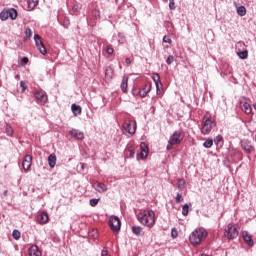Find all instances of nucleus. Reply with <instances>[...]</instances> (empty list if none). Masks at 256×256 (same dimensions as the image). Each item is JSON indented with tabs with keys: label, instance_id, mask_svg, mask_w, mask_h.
<instances>
[{
	"label": "nucleus",
	"instance_id": "f257e3e1",
	"mask_svg": "<svg viewBox=\"0 0 256 256\" xmlns=\"http://www.w3.org/2000/svg\"><path fill=\"white\" fill-rule=\"evenodd\" d=\"M207 237V230L203 227L196 228L189 236V241L193 247H199L203 239Z\"/></svg>",
	"mask_w": 256,
	"mask_h": 256
},
{
	"label": "nucleus",
	"instance_id": "f03ea898",
	"mask_svg": "<svg viewBox=\"0 0 256 256\" xmlns=\"http://www.w3.org/2000/svg\"><path fill=\"white\" fill-rule=\"evenodd\" d=\"M138 221L151 229L155 225V212L153 210H144L143 213L138 215Z\"/></svg>",
	"mask_w": 256,
	"mask_h": 256
},
{
	"label": "nucleus",
	"instance_id": "7ed1b4c3",
	"mask_svg": "<svg viewBox=\"0 0 256 256\" xmlns=\"http://www.w3.org/2000/svg\"><path fill=\"white\" fill-rule=\"evenodd\" d=\"M215 125V122L213 121V119H211L209 115H204L201 129L202 135H209Z\"/></svg>",
	"mask_w": 256,
	"mask_h": 256
},
{
	"label": "nucleus",
	"instance_id": "20e7f679",
	"mask_svg": "<svg viewBox=\"0 0 256 256\" xmlns=\"http://www.w3.org/2000/svg\"><path fill=\"white\" fill-rule=\"evenodd\" d=\"M224 237L228 239V241L237 239V237H239V230L237 229V226L233 223H229L224 229Z\"/></svg>",
	"mask_w": 256,
	"mask_h": 256
},
{
	"label": "nucleus",
	"instance_id": "39448f33",
	"mask_svg": "<svg viewBox=\"0 0 256 256\" xmlns=\"http://www.w3.org/2000/svg\"><path fill=\"white\" fill-rule=\"evenodd\" d=\"M185 139V133L182 130L175 131L169 138V145H179Z\"/></svg>",
	"mask_w": 256,
	"mask_h": 256
},
{
	"label": "nucleus",
	"instance_id": "423d86ee",
	"mask_svg": "<svg viewBox=\"0 0 256 256\" xmlns=\"http://www.w3.org/2000/svg\"><path fill=\"white\" fill-rule=\"evenodd\" d=\"M123 129L126 133H129V135H135V132L137 131V122L133 120H126L123 123Z\"/></svg>",
	"mask_w": 256,
	"mask_h": 256
},
{
	"label": "nucleus",
	"instance_id": "0eeeda50",
	"mask_svg": "<svg viewBox=\"0 0 256 256\" xmlns=\"http://www.w3.org/2000/svg\"><path fill=\"white\" fill-rule=\"evenodd\" d=\"M149 155V146L145 142H142L140 144V153L136 155L137 161H145L147 159V156Z\"/></svg>",
	"mask_w": 256,
	"mask_h": 256
},
{
	"label": "nucleus",
	"instance_id": "6e6552de",
	"mask_svg": "<svg viewBox=\"0 0 256 256\" xmlns=\"http://www.w3.org/2000/svg\"><path fill=\"white\" fill-rule=\"evenodd\" d=\"M34 97H35V101H36V103H38V105H45V103H47V101H48L47 93L43 90L35 91Z\"/></svg>",
	"mask_w": 256,
	"mask_h": 256
},
{
	"label": "nucleus",
	"instance_id": "1a4fd4ad",
	"mask_svg": "<svg viewBox=\"0 0 256 256\" xmlns=\"http://www.w3.org/2000/svg\"><path fill=\"white\" fill-rule=\"evenodd\" d=\"M109 226L114 231H121V220L118 216H111L109 219Z\"/></svg>",
	"mask_w": 256,
	"mask_h": 256
},
{
	"label": "nucleus",
	"instance_id": "9d476101",
	"mask_svg": "<svg viewBox=\"0 0 256 256\" xmlns=\"http://www.w3.org/2000/svg\"><path fill=\"white\" fill-rule=\"evenodd\" d=\"M32 163H33V157L31 155H26L22 162V167L24 171H29V169H31Z\"/></svg>",
	"mask_w": 256,
	"mask_h": 256
},
{
	"label": "nucleus",
	"instance_id": "9b49d317",
	"mask_svg": "<svg viewBox=\"0 0 256 256\" xmlns=\"http://www.w3.org/2000/svg\"><path fill=\"white\" fill-rule=\"evenodd\" d=\"M152 79L156 85V93L159 95V93H161V88L163 87V83H161V77L159 74H154Z\"/></svg>",
	"mask_w": 256,
	"mask_h": 256
},
{
	"label": "nucleus",
	"instance_id": "f8f14e48",
	"mask_svg": "<svg viewBox=\"0 0 256 256\" xmlns=\"http://www.w3.org/2000/svg\"><path fill=\"white\" fill-rule=\"evenodd\" d=\"M241 147L245 151V153H252L253 145H251V141L249 140H242Z\"/></svg>",
	"mask_w": 256,
	"mask_h": 256
},
{
	"label": "nucleus",
	"instance_id": "ddd939ff",
	"mask_svg": "<svg viewBox=\"0 0 256 256\" xmlns=\"http://www.w3.org/2000/svg\"><path fill=\"white\" fill-rule=\"evenodd\" d=\"M69 133L74 139H78V141L85 139V134L77 129H72Z\"/></svg>",
	"mask_w": 256,
	"mask_h": 256
},
{
	"label": "nucleus",
	"instance_id": "4468645a",
	"mask_svg": "<svg viewBox=\"0 0 256 256\" xmlns=\"http://www.w3.org/2000/svg\"><path fill=\"white\" fill-rule=\"evenodd\" d=\"M95 185V191H97V193H107V185H105V183L96 182Z\"/></svg>",
	"mask_w": 256,
	"mask_h": 256
},
{
	"label": "nucleus",
	"instance_id": "2eb2a0df",
	"mask_svg": "<svg viewBox=\"0 0 256 256\" xmlns=\"http://www.w3.org/2000/svg\"><path fill=\"white\" fill-rule=\"evenodd\" d=\"M49 221V214L47 212H42L38 215V223L40 225H45Z\"/></svg>",
	"mask_w": 256,
	"mask_h": 256
},
{
	"label": "nucleus",
	"instance_id": "dca6fc26",
	"mask_svg": "<svg viewBox=\"0 0 256 256\" xmlns=\"http://www.w3.org/2000/svg\"><path fill=\"white\" fill-rule=\"evenodd\" d=\"M28 253L30 256H41V250H39V247L37 245H32L29 250Z\"/></svg>",
	"mask_w": 256,
	"mask_h": 256
},
{
	"label": "nucleus",
	"instance_id": "f3484780",
	"mask_svg": "<svg viewBox=\"0 0 256 256\" xmlns=\"http://www.w3.org/2000/svg\"><path fill=\"white\" fill-rule=\"evenodd\" d=\"M242 238L249 245V247H253V239H251V235H249V232L243 231L242 232Z\"/></svg>",
	"mask_w": 256,
	"mask_h": 256
},
{
	"label": "nucleus",
	"instance_id": "a211bd4d",
	"mask_svg": "<svg viewBox=\"0 0 256 256\" xmlns=\"http://www.w3.org/2000/svg\"><path fill=\"white\" fill-rule=\"evenodd\" d=\"M151 91V84H146L142 89L139 90L138 94L140 97H147V93Z\"/></svg>",
	"mask_w": 256,
	"mask_h": 256
},
{
	"label": "nucleus",
	"instance_id": "6ab92c4d",
	"mask_svg": "<svg viewBox=\"0 0 256 256\" xmlns=\"http://www.w3.org/2000/svg\"><path fill=\"white\" fill-rule=\"evenodd\" d=\"M48 165L51 169H53L55 165H57V156L55 154H50L48 156Z\"/></svg>",
	"mask_w": 256,
	"mask_h": 256
},
{
	"label": "nucleus",
	"instance_id": "aec40b11",
	"mask_svg": "<svg viewBox=\"0 0 256 256\" xmlns=\"http://www.w3.org/2000/svg\"><path fill=\"white\" fill-rule=\"evenodd\" d=\"M241 109L244 113H246V115H250V113L253 111V108H251V104H249V102H244L241 105Z\"/></svg>",
	"mask_w": 256,
	"mask_h": 256
},
{
	"label": "nucleus",
	"instance_id": "412c9836",
	"mask_svg": "<svg viewBox=\"0 0 256 256\" xmlns=\"http://www.w3.org/2000/svg\"><path fill=\"white\" fill-rule=\"evenodd\" d=\"M128 83H129V77L124 76L122 78V82H121V85H120L121 90H122L123 93H127Z\"/></svg>",
	"mask_w": 256,
	"mask_h": 256
},
{
	"label": "nucleus",
	"instance_id": "4be33fe9",
	"mask_svg": "<svg viewBox=\"0 0 256 256\" xmlns=\"http://www.w3.org/2000/svg\"><path fill=\"white\" fill-rule=\"evenodd\" d=\"M236 53L239 59H247L249 57V51L247 50L238 49Z\"/></svg>",
	"mask_w": 256,
	"mask_h": 256
},
{
	"label": "nucleus",
	"instance_id": "5701e85b",
	"mask_svg": "<svg viewBox=\"0 0 256 256\" xmlns=\"http://www.w3.org/2000/svg\"><path fill=\"white\" fill-rule=\"evenodd\" d=\"M176 185L179 191H183V189H187V182H185L184 179H179Z\"/></svg>",
	"mask_w": 256,
	"mask_h": 256
},
{
	"label": "nucleus",
	"instance_id": "b1692460",
	"mask_svg": "<svg viewBox=\"0 0 256 256\" xmlns=\"http://www.w3.org/2000/svg\"><path fill=\"white\" fill-rule=\"evenodd\" d=\"M105 78L108 81H111V79H113V68L111 67H107L105 70Z\"/></svg>",
	"mask_w": 256,
	"mask_h": 256
},
{
	"label": "nucleus",
	"instance_id": "393cba45",
	"mask_svg": "<svg viewBox=\"0 0 256 256\" xmlns=\"http://www.w3.org/2000/svg\"><path fill=\"white\" fill-rule=\"evenodd\" d=\"M71 110H72V113H74V115H81V106L77 104H72Z\"/></svg>",
	"mask_w": 256,
	"mask_h": 256
},
{
	"label": "nucleus",
	"instance_id": "a878e982",
	"mask_svg": "<svg viewBox=\"0 0 256 256\" xmlns=\"http://www.w3.org/2000/svg\"><path fill=\"white\" fill-rule=\"evenodd\" d=\"M28 9H35L39 4V0H27Z\"/></svg>",
	"mask_w": 256,
	"mask_h": 256
},
{
	"label": "nucleus",
	"instance_id": "bb28decb",
	"mask_svg": "<svg viewBox=\"0 0 256 256\" xmlns=\"http://www.w3.org/2000/svg\"><path fill=\"white\" fill-rule=\"evenodd\" d=\"M237 13L240 17H245V15H247V8H245V6H239L237 8Z\"/></svg>",
	"mask_w": 256,
	"mask_h": 256
},
{
	"label": "nucleus",
	"instance_id": "cd10ccee",
	"mask_svg": "<svg viewBox=\"0 0 256 256\" xmlns=\"http://www.w3.org/2000/svg\"><path fill=\"white\" fill-rule=\"evenodd\" d=\"M8 11V17H10V19L15 20L17 19V10L15 8H11Z\"/></svg>",
	"mask_w": 256,
	"mask_h": 256
},
{
	"label": "nucleus",
	"instance_id": "c85d7f7f",
	"mask_svg": "<svg viewBox=\"0 0 256 256\" xmlns=\"http://www.w3.org/2000/svg\"><path fill=\"white\" fill-rule=\"evenodd\" d=\"M34 41L36 47H39V45H43V40H41V36H39V34L34 35Z\"/></svg>",
	"mask_w": 256,
	"mask_h": 256
},
{
	"label": "nucleus",
	"instance_id": "c756f323",
	"mask_svg": "<svg viewBox=\"0 0 256 256\" xmlns=\"http://www.w3.org/2000/svg\"><path fill=\"white\" fill-rule=\"evenodd\" d=\"M141 231H143V228H141V226H133L132 227V233L134 235H141Z\"/></svg>",
	"mask_w": 256,
	"mask_h": 256
},
{
	"label": "nucleus",
	"instance_id": "7c9ffc66",
	"mask_svg": "<svg viewBox=\"0 0 256 256\" xmlns=\"http://www.w3.org/2000/svg\"><path fill=\"white\" fill-rule=\"evenodd\" d=\"M0 19H1V21H7V19H9V12H8V10L2 11L0 13Z\"/></svg>",
	"mask_w": 256,
	"mask_h": 256
},
{
	"label": "nucleus",
	"instance_id": "2f4dec72",
	"mask_svg": "<svg viewBox=\"0 0 256 256\" xmlns=\"http://www.w3.org/2000/svg\"><path fill=\"white\" fill-rule=\"evenodd\" d=\"M38 51L41 53V55H47V48H45V44H41L37 46Z\"/></svg>",
	"mask_w": 256,
	"mask_h": 256
},
{
	"label": "nucleus",
	"instance_id": "473e14b6",
	"mask_svg": "<svg viewBox=\"0 0 256 256\" xmlns=\"http://www.w3.org/2000/svg\"><path fill=\"white\" fill-rule=\"evenodd\" d=\"M205 149H211L213 147V139H208L203 143Z\"/></svg>",
	"mask_w": 256,
	"mask_h": 256
},
{
	"label": "nucleus",
	"instance_id": "72a5a7b5",
	"mask_svg": "<svg viewBox=\"0 0 256 256\" xmlns=\"http://www.w3.org/2000/svg\"><path fill=\"white\" fill-rule=\"evenodd\" d=\"M182 215H184V217H187V215H189V204H184L183 205Z\"/></svg>",
	"mask_w": 256,
	"mask_h": 256
},
{
	"label": "nucleus",
	"instance_id": "f704fd0d",
	"mask_svg": "<svg viewBox=\"0 0 256 256\" xmlns=\"http://www.w3.org/2000/svg\"><path fill=\"white\" fill-rule=\"evenodd\" d=\"M118 43L120 45H123V43H125L126 39H125V35L123 33H118V39H117Z\"/></svg>",
	"mask_w": 256,
	"mask_h": 256
},
{
	"label": "nucleus",
	"instance_id": "c9c22d12",
	"mask_svg": "<svg viewBox=\"0 0 256 256\" xmlns=\"http://www.w3.org/2000/svg\"><path fill=\"white\" fill-rule=\"evenodd\" d=\"M5 131H6V134L8 135V137L13 136V128L9 124L6 125Z\"/></svg>",
	"mask_w": 256,
	"mask_h": 256
},
{
	"label": "nucleus",
	"instance_id": "e433bc0d",
	"mask_svg": "<svg viewBox=\"0 0 256 256\" xmlns=\"http://www.w3.org/2000/svg\"><path fill=\"white\" fill-rule=\"evenodd\" d=\"M12 237L13 239H21V232H19V230H13L12 232Z\"/></svg>",
	"mask_w": 256,
	"mask_h": 256
},
{
	"label": "nucleus",
	"instance_id": "4c0bfd02",
	"mask_svg": "<svg viewBox=\"0 0 256 256\" xmlns=\"http://www.w3.org/2000/svg\"><path fill=\"white\" fill-rule=\"evenodd\" d=\"M114 52H115V49L113 48V45H108V46L106 47V53H107L108 55H113Z\"/></svg>",
	"mask_w": 256,
	"mask_h": 256
},
{
	"label": "nucleus",
	"instance_id": "58836bf2",
	"mask_svg": "<svg viewBox=\"0 0 256 256\" xmlns=\"http://www.w3.org/2000/svg\"><path fill=\"white\" fill-rule=\"evenodd\" d=\"M25 35H26V39H31L33 35V31L31 30V28H26Z\"/></svg>",
	"mask_w": 256,
	"mask_h": 256
},
{
	"label": "nucleus",
	"instance_id": "ea45409f",
	"mask_svg": "<svg viewBox=\"0 0 256 256\" xmlns=\"http://www.w3.org/2000/svg\"><path fill=\"white\" fill-rule=\"evenodd\" d=\"M240 49V50H245V42L240 41L236 44V51Z\"/></svg>",
	"mask_w": 256,
	"mask_h": 256
},
{
	"label": "nucleus",
	"instance_id": "a19ab883",
	"mask_svg": "<svg viewBox=\"0 0 256 256\" xmlns=\"http://www.w3.org/2000/svg\"><path fill=\"white\" fill-rule=\"evenodd\" d=\"M98 204H99V199H97V198L90 199V206L91 207H96V205H98Z\"/></svg>",
	"mask_w": 256,
	"mask_h": 256
},
{
	"label": "nucleus",
	"instance_id": "79ce46f5",
	"mask_svg": "<svg viewBox=\"0 0 256 256\" xmlns=\"http://www.w3.org/2000/svg\"><path fill=\"white\" fill-rule=\"evenodd\" d=\"M175 61V57L173 55H169L166 59L167 65H171Z\"/></svg>",
	"mask_w": 256,
	"mask_h": 256
},
{
	"label": "nucleus",
	"instance_id": "37998d69",
	"mask_svg": "<svg viewBox=\"0 0 256 256\" xmlns=\"http://www.w3.org/2000/svg\"><path fill=\"white\" fill-rule=\"evenodd\" d=\"M175 201H176V203H182V201H183V195H181V193H177V194H176Z\"/></svg>",
	"mask_w": 256,
	"mask_h": 256
},
{
	"label": "nucleus",
	"instance_id": "c03bdc74",
	"mask_svg": "<svg viewBox=\"0 0 256 256\" xmlns=\"http://www.w3.org/2000/svg\"><path fill=\"white\" fill-rule=\"evenodd\" d=\"M214 142L217 143V145H219V143H223V136L222 135L216 136V138L214 139Z\"/></svg>",
	"mask_w": 256,
	"mask_h": 256
},
{
	"label": "nucleus",
	"instance_id": "a18cd8bd",
	"mask_svg": "<svg viewBox=\"0 0 256 256\" xmlns=\"http://www.w3.org/2000/svg\"><path fill=\"white\" fill-rule=\"evenodd\" d=\"M169 9L175 10V0H169Z\"/></svg>",
	"mask_w": 256,
	"mask_h": 256
},
{
	"label": "nucleus",
	"instance_id": "49530a36",
	"mask_svg": "<svg viewBox=\"0 0 256 256\" xmlns=\"http://www.w3.org/2000/svg\"><path fill=\"white\" fill-rule=\"evenodd\" d=\"M163 43H168L169 45H171L172 40H171V38H169V36H164L163 37Z\"/></svg>",
	"mask_w": 256,
	"mask_h": 256
},
{
	"label": "nucleus",
	"instance_id": "de8ad7c7",
	"mask_svg": "<svg viewBox=\"0 0 256 256\" xmlns=\"http://www.w3.org/2000/svg\"><path fill=\"white\" fill-rule=\"evenodd\" d=\"M101 256H111V254H109V251H107V248H103L101 251Z\"/></svg>",
	"mask_w": 256,
	"mask_h": 256
},
{
	"label": "nucleus",
	"instance_id": "09e8293b",
	"mask_svg": "<svg viewBox=\"0 0 256 256\" xmlns=\"http://www.w3.org/2000/svg\"><path fill=\"white\" fill-rule=\"evenodd\" d=\"M20 87L22 88V92H24L25 89H27V85H25V81H20Z\"/></svg>",
	"mask_w": 256,
	"mask_h": 256
},
{
	"label": "nucleus",
	"instance_id": "8fccbe9b",
	"mask_svg": "<svg viewBox=\"0 0 256 256\" xmlns=\"http://www.w3.org/2000/svg\"><path fill=\"white\" fill-rule=\"evenodd\" d=\"M20 63H24V65H27V63H29V58L23 57V58L20 60Z\"/></svg>",
	"mask_w": 256,
	"mask_h": 256
},
{
	"label": "nucleus",
	"instance_id": "3c124183",
	"mask_svg": "<svg viewBox=\"0 0 256 256\" xmlns=\"http://www.w3.org/2000/svg\"><path fill=\"white\" fill-rule=\"evenodd\" d=\"M171 235L173 239L177 238V230L175 228H172Z\"/></svg>",
	"mask_w": 256,
	"mask_h": 256
},
{
	"label": "nucleus",
	"instance_id": "603ef678",
	"mask_svg": "<svg viewBox=\"0 0 256 256\" xmlns=\"http://www.w3.org/2000/svg\"><path fill=\"white\" fill-rule=\"evenodd\" d=\"M125 63H126V65H131V59L126 58V59H125Z\"/></svg>",
	"mask_w": 256,
	"mask_h": 256
},
{
	"label": "nucleus",
	"instance_id": "864d4df0",
	"mask_svg": "<svg viewBox=\"0 0 256 256\" xmlns=\"http://www.w3.org/2000/svg\"><path fill=\"white\" fill-rule=\"evenodd\" d=\"M130 157H135V152L133 150H130Z\"/></svg>",
	"mask_w": 256,
	"mask_h": 256
},
{
	"label": "nucleus",
	"instance_id": "5fc2aeb1",
	"mask_svg": "<svg viewBox=\"0 0 256 256\" xmlns=\"http://www.w3.org/2000/svg\"><path fill=\"white\" fill-rule=\"evenodd\" d=\"M7 194H8V191L5 190V191L3 192L4 197H7Z\"/></svg>",
	"mask_w": 256,
	"mask_h": 256
},
{
	"label": "nucleus",
	"instance_id": "6e6d98bb",
	"mask_svg": "<svg viewBox=\"0 0 256 256\" xmlns=\"http://www.w3.org/2000/svg\"><path fill=\"white\" fill-rule=\"evenodd\" d=\"M166 149L169 151L171 150V144H168V146L166 147Z\"/></svg>",
	"mask_w": 256,
	"mask_h": 256
},
{
	"label": "nucleus",
	"instance_id": "4d7b16f0",
	"mask_svg": "<svg viewBox=\"0 0 256 256\" xmlns=\"http://www.w3.org/2000/svg\"><path fill=\"white\" fill-rule=\"evenodd\" d=\"M21 76H19V74L15 75V79H20Z\"/></svg>",
	"mask_w": 256,
	"mask_h": 256
},
{
	"label": "nucleus",
	"instance_id": "13d9d810",
	"mask_svg": "<svg viewBox=\"0 0 256 256\" xmlns=\"http://www.w3.org/2000/svg\"><path fill=\"white\" fill-rule=\"evenodd\" d=\"M254 109H256V103L253 104Z\"/></svg>",
	"mask_w": 256,
	"mask_h": 256
},
{
	"label": "nucleus",
	"instance_id": "bf43d9fd",
	"mask_svg": "<svg viewBox=\"0 0 256 256\" xmlns=\"http://www.w3.org/2000/svg\"><path fill=\"white\" fill-rule=\"evenodd\" d=\"M162 1H164V3H167L168 0H162Z\"/></svg>",
	"mask_w": 256,
	"mask_h": 256
}]
</instances>
